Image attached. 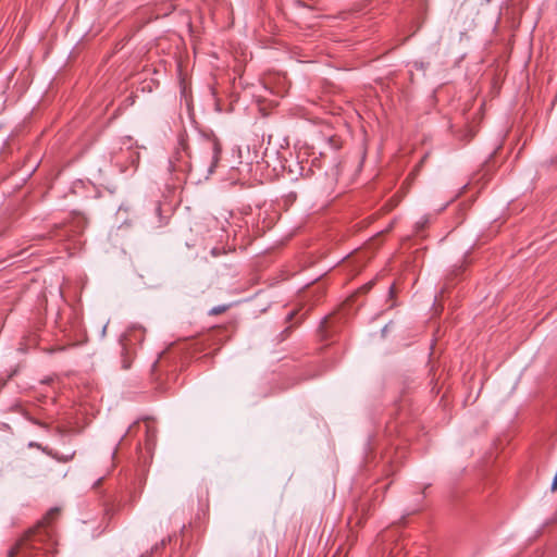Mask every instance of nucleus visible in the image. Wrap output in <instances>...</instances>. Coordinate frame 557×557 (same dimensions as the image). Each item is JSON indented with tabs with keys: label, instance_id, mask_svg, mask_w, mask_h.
Wrapping results in <instances>:
<instances>
[{
	"label": "nucleus",
	"instance_id": "obj_1",
	"mask_svg": "<svg viewBox=\"0 0 557 557\" xmlns=\"http://www.w3.org/2000/svg\"><path fill=\"white\" fill-rule=\"evenodd\" d=\"M59 515V508H51L42 520L10 549L8 557H52L57 541L51 524Z\"/></svg>",
	"mask_w": 557,
	"mask_h": 557
},
{
	"label": "nucleus",
	"instance_id": "obj_2",
	"mask_svg": "<svg viewBox=\"0 0 557 557\" xmlns=\"http://www.w3.org/2000/svg\"><path fill=\"white\" fill-rule=\"evenodd\" d=\"M134 359V352L128 348L127 344H122V351H121V363L122 369L128 370L132 366Z\"/></svg>",
	"mask_w": 557,
	"mask_h": 557
},
{
	"label": "nucleus",
	"instance_id": "obj_3",
	"mask_svg": "<svg viewBox=\"0 0 557 557\" xmlns=\"http://www.w3.org/2000/svg\"><path fill=\"white\" fill-rule=\"evenodd\" d=\"M30 446H36L37 448L41 449L45 454H47L48 456L57 459L58 461H62V462H67L70 461L73 456H74V453L72 454H69V455H59L58 453L53 451L52 449H50L49 447H42L41 445L39 444H33L30 443Z\"/></svg>",
	"mask_w": 557,
	"mask_h": 557
},
{
	"label": "nucleus",
	"instance_id": "obj_4",
	"mask_svg": "<svg viewBox=\"0 0 557 557\" xmlns=\"http://www.w3.org/2000/svg\"><path fill=\"white\" fill-rule=\"evenodd\" d=\"M211 149H212V161H211V165H210L209 171L213 172V169L216 166V164H218V162L220 160V154H221V145H220V143L216 141V140L212 141Z\"/></svg>",
	"mask_w": 557,
	"mask_h": 557
},
{
	"label": "nucleus",
	"instance_id": "obj_5",
	"mask_svg": "<svg viewBox=\"0 0 557 557\" xmlns=\"http://www.w3.org/2000/svg\"><path fill=\"white\" fill-rule=\"evenodd\" d=\"M227 309L226 306H216V307H213L209 313L211 315H216V314H220V313H223L225 310Z\"/></svg>",
	"mask_w": 557,
	"mask_h": 557
},
{
	"label": "nucleus",
	"instance_id": "obj_6",
	"mask_svg": "<svg viewBox=\"0 0 557 557\" xmlns=\"http://www.w3.org/2000/svg\"><path fill=\"white\" fill-rule=\"evenodd\" d=\"M394 293H395V286H394V285H392V286L389 287V294H391V296H393V295H394Z\"/></svg>",
	"mask_w": 557,
	"mask_h": 557
},
{
	"label": "nucleus",
	"instance_id": "obj_7",
	"mask_svg": "<svg viewBox=\"0 0 557 557\" xmlns=\"http://www.w3.org/2000/svg\"><path fill=\"white\" fill-rule=\"evenodd\" d=\"M30 421H32L33 423H35V424L40 425V426H45V424L40 423L39 421H37V420H35V419H32Z\"/></svg>",
	"mask_w": 557,
	"mask_h": 557
},
{
	"label": "nucleus",
	"instance_id": "obj_8",
	"mask_svg": "<svg viewBox=\"0 0 557 557\" xmlns=\"http://www.w3.org/2000/svg\"><path fill=\"white\" fill-rule=\"evenodd\" d=\"M294 314H295V312H294V311H292L290 313H288L287 319H288V320H292V319H293V317H294Z\"/></svg>",
	"mask_w": 557,
	"mask_h": 557
}]
</instances>
